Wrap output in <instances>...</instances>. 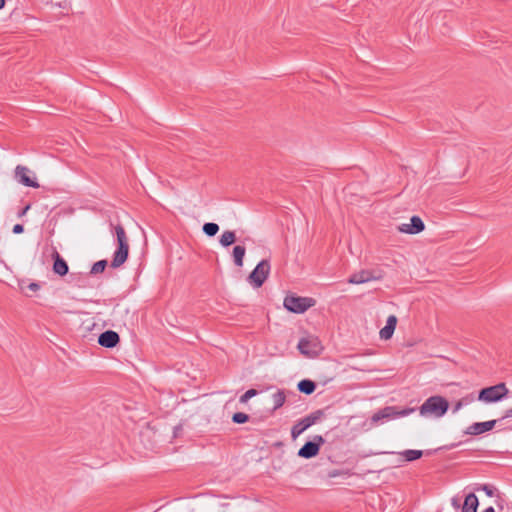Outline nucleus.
Wrapping results in <instances>:
<instances>
[{
    "mask_svg": "<svg viewBox=\"0 0 512 512\" xmlns=\"http://www.w3.org/2000/svg\"><path fill=\"white\" fill-rule=\"evenodd\" d=\"M449 409V402L442 396H431L427 398L419 407V413L422 417H443Z\"/></svg>",
    "mask_w": 512,
    "mask_h": 512,
    "instance_id": "1",
    "label": "nucleus"
},
{
    "mask_svg": "<svg viewBox=\"0 0 512 512\" xmlns=\"http://www.w3.org/2000/svg\"><path fill=\"white\" fill-rule=\"evenodd\" d=\"M114 233L116 235L118 248L114 252L113 259L111 261V266L113 268H118L125 263L129 254V243L128 238L125 232V229L122 225L118 224L113 227Z\"/></svg>",
    "mask_w": 512,
    "mask_h": 512,
    "instance_id": "2",
    "label": "nucleus"
},
{
    "mask_svg": "<svg viewBox=\"0 0 512 512\" xmlns=\"http://www.w3.org/2000/svg\"><path fill=\"white\" fill-rule=\"evenodd\" d=\"M509 390L505 383L485 387L479 391L477 400L484 404L499 402L507 397Z\"/></svg>",
    "mask_w": 512,
    "mask_h": 512,
    "instance_id": "3",
    "label": "nucleus"
},
{
    "mask_svg": "<svg viewBox=\"0 0 512 512\" xmlns=\"http://www.w3.org/2000/svg\"><path fill=\"white\" fill-rule=\"evenodd\" d=\"M297 348L307 358H315L320 355L323 346L316 336H307L300 339Z\"/></svg>",
    "mask_w": 512,
    "mask_h": 512,
    "instance_id": "4",
    "label": "nucleus"
},
{
    "mask_svg": "<svg viewBox=\"0 0 512 512\" xmlns=\"http://www.w3.org/2000/svg\"><path fill=\"white\" fill-rule=\"evenodd\" d=\"M270 270L271 266L269 260L263 259L249 274L247 281L254 288H260L268 278Z\"/></svg>",
    "mask_w": 512,
    "mask_h": 512,
    "instance_id": "5",
    "label": "nucleus"
},
{
    "mask_svg": "<svg viewBox=\"0 0 512 512\" xmlns=\"http://www.w3.org/2000/svg\"><path fill=\"white\" fill-rule=\"evenodd\" d=\"M315 303L316 301L310 297L287 296L284 299L283 305L287 310L301 314L307 311L310 307H313Z\"/></svg>",
    "mask_w": 512,
    "mask_h": 512,
    "instance_id": "6",
    "label": "nucleus"
},
{
    "mask_svg": "<svg viewBox=\"0 0 512 512\" xmlns=\"http://www.w3.org/2000/svg\"><path fill=\"white\" fill-rule=\"evenodd\" d=\"M325 440L322 436L316 435L314 437V441H309L305 443L298 451V456L309 459L315 457L320 450L322 444H324Z\"/></svg>",
    "mask_w": 512,
    "mask_h": 512,
    "instance_id": "7",
    "label": "nucleus"
},
{
    "mask_svg": "<svg viewBox=\"0 0 512 512\" xmlns=\"http://www.w3.org/2000/svg\"><path fill=\"white\" fill-rule=\"evenodd\" d=\"M30 174H33L31 170L22 165H17L15 168V179L22 185L26 187L38 188L39 184L36 181L35 177H31Z\"/></svg>",
    "mask_w": 512,
    "mask_h": 512,
    "instance_id": "8",
    "label": "nucleus"
},
{
    "mask_svg": "<svg viewBox=\"0 0 512 512\" xmlns=\"http://www.w3.org/2000/svg\"><path fill=\"white\" fill-rule=\"evenodd\" d=\"M425 229V224L419 216L410 218V223H402L398 226V230L405 234H418Z\"/></svg>",
    "mask_w": 512,
    "mask_h": 512,
    "instance_id": "9",
    "label": "nucleus"
},
{
    "mask_svg": "<svg viewBox=\"0 0 512 512\" xmlns=\"http://www.w3.org/2000/svg\"><path fill=\"white\" fill-rule=\"evenodd\" d=\"M319 419L317 414H311L299 422H297L291 429V436L293 439H296L299 435H301L306 429L316 423Z\"/></svg>",
    "mask_w": 512,
    "mask_h": 512,
    "instance_id": "10",
    "label": "nucleus"
},
{
    "mask_svg": "<svg viewBox=\"0 0 512 512\" xmlns=\"http://www.w3.org/2000/svg\"><path fill=\"white\" fill-rule=\"evenodd\" d=\"M497 423V420H490L485 422H476L471 424L465 430L467 435H480L482 433L492 430Z\"/></svg>",
    "mask_w": 512,
    "mask_h": 512,
    "instance_id": "11",
    "label": "nucleus"
},
{
    "mask_svg": "<svg viewBox=\"0 0 512 512\" xmlns=\"http://www.w3.org/2000/svg\"><path fill=\"white\" fill-rule=\"evenodd\" d=\"M380 276L374 275V273L370 270H361L357 273L352 274L348 283L350 284H363L372 280H378Z\"/></svg>",
    "mask_w": 512,
    "mask_h": 512,
    "instance_id": "12",
    "label": "nucleus"
},
{
    "mask_svg": "<svg viewBox=\"0 0 512 512\" xmlns=\"http://www.w3.org/2000/svg\"><path fill=\"white\" fill-rule=\"evenodd\" d=\"M119 335L112 330H108L100 334L98 343L106 348H113L119 343Z\"/></svg>",
    "mask_w": 512,
    "mask_h": 512,
    "instance_id": "13",
    "label": "nucleus"
},
{
    "mask_svg": "<svg viewBox=\"0 0 512 512\" xmlns=\"http://www.w3.org/2000/svg\"><path fill=\"white\" fill-rule=\"evenodd\" d=\"M397 325V317L390 315L387 318L386 325L380 330L379 336L382 340H389L395 331Z\"/></svg>",
    "mask_w": 512,
    "mask_h": 512,
    "instance_id": "14",
    "label": "nucleus"
},
{
    "mask_svg": "<svg viewBox=\"0 0 512 512\" xmlns=\"http://www.w3.org/2000/svg\"><path fill=\"white\" fill-rule=\"evenodd\" d=\"M387 453L398 455V457H399L398 465H400L401 462H405V461L411 462V461L417 460V459L421 458V456L423 455V452L421 450H412V449L405 450V451L398 452V453H395V452H387Z\"/></svg>",
    "mask_w": 512,
    "mask_h": 512,
    "instance_id": "15",
    "label": "nucleus"
},
{
    "mask_svg": "<svg viewBox=\"0 0 512 512\" xmlns=\"http://www.w3.org/2000/svg\"><path fill=\"white\" fill-rule=\"evenodd\" d=\"M54 263H53V271L59 276H65L68 273V265L67 262L60 256L58 252H54L53 254Z\"/></svg>",
    "mask_w": 512,
    "mask_h": 512,
    "instance_id": "16",
    "label": "nucleus"
},
{
    "mask_svg": "<svg viewBox=\"0 0 512 512\" xmlns=\"http://www.w3.org/2000/svg\"><path fill=\"white\" fill-rule=\"evenodd\" d=\"M479 505L477 496L474 493H469L464 500L461 507V512H476Z\"/></svg>",
    "mask_w": 512,
    "mask_h": 512,
    "instance_id": "17",
    "label": "nucleus"
},
{
    "mask_svg": "<svg viewBox=\"0 0 512 512\" xmlns=\"http://www.w3.org/2000/svg\"><path fill=\"white\" fill-rule=\"evenodd\" d=\"M390 418H394V407H392V406H388V407H385V408L379 410L372 416L371 420L373 423H377L383 419H390Z\"/></svg>",
    "mask_w": 512,
    "mask_h": 512,
    "instance_id": "18",
    "label": "nucleus"
},
{
    "mask_svg": "<svg viewBox=\"0 0 512 512\" xmlns=\"http://www.w3.org/2000/svg\"><path fill=\"white\" fill-rule=\"evenodd\" d=\"M245 254H246V248L244 246L236 245L233 248L232 256H233L234 264L237 267L243 266V260H244Z\"/></svg>",
    "mask_w": 512,
    "mask_h": 512,
    "instance_id": "19",
    "label": "nucleus"
},
{
    "mask_svg": "<svg viewBox=\"0 0 512 512\" xmlns=\"http://www.w3.org/2000/svg\"><path fill=\"white\" fill-rule=\"evenodd\" d=\"M476 397L473 393L467 394L466 396L462 397L460 400H458L455 405L453 406L452 412L457 413L459 410H461L464 406H468L472 404L475 401Z\"/></svg>",
    "mask_w": 512,
    "mask_h": 512,
    "instance_id": "20",
    "label": "nucleus"
},
{
    "mask_svg": "<svg viewBox=\"0 0 512 512\" xmlns=\"http://www.w3.org/2000/svg\"><path fill=\"white\" fill-rule=\"evenodd\" d=\"M297 387L300 392H302L306 395L312 394L316 389L315 383L308 379L300 381L298 383Z\"/></svg>",
    "mask_w": 512,
    "mask_h": 512,
    "instance_id": "21",
    "label": "nucleus"
},
{
    "mask_svg": "<svg viewBox=\"0 0 512 512\" xmlns=\"http://www.w3.org/2000/svg\"><path fill=\"white\" fill-rule=\"evenodd\" d=\"M236 241V234L233 231L226 230L220 236L219 242L223 247H228Z\"/></svg>",
    "mask_w": 512,
    "mask_h": 512,
    "instance_id": "22",
    "label": "nucleus"
},
{
    "mask_svg": "<svg viewBox=\"0 0 512 512\" xmlns=\"http://www.w3.org/2000/svg\"><path fill=\"white\" fill-rule=\"evenodd\" d=\"M273 410H277L282 407L286 400V394L283 390H278L272 396Z\"/></svg>",
    "mask_w": 512,
    "mask_h": 512,
    "instance_id": "23",
    "label": "nucleus"
},
{
    "mask_svg": "<svg viewBox=\"0 0 512 512\" xmlns=\"http://www.w3.org/2000/svg\"><path fill=\"white\" fill-rule=\"evenodd\" d=\"M219 231V226L216 223L208 222L203 225V232L207 236H215L217 232Z\"/></svg>",
    "mask_w": 512,
    "mask_h": 512,
    "instance_id": "24",
    "label": "nucleus"
},
{
    "mask_svg": "<svg viewBox=\"0 0 512 512\" xmlns=\"http://www.w3.org/2000/svg\"><path fill=\"white\" fill-rule=\"evenodd\" d=\"M476 491H483L488 497H493L496 489L488 484H479L475 487Z\"/></svg>",
    "mask_w": 512,
    "mask_h": 512,
    "instance_id": "25",
    "label": "nucleus"
},
{
    "mask_svg": "<svg viewBox=\"0 0 512 512\" xmlns=\"http://www.w3.org/2000/svg\"><path fill=\"white\" fill-rule=\"evenodd\" d=\"M106 266H107L106 260L97 261L96 263L93 264V266L91 268V273L92 274L101 273L105 270Z\"/></svg>",
    "mask_w": 512,
    "mask_h": 512,
    "instance_id": "26",
    "label": "nucleus"
},
{
    "mask_svg": "<svg viewBox=\"0 0 512 512\" xmlns=\"http://www.w3.org/2000/svg\"><path fill=\"white\" fill-rule=\"evenodd\" d=\"M249 419V416L243 412H237L233 415L232 420L234 423L237 424H243L247 422Z\"/></svg>",
    "mask_w": 512,
    "mask_h": 512,
    "instance_id": "27",
    "label": "nucleus"
},
{
    "mask_svg": "<svg viewBox=\"0 0 512 512\" xmlns=\"http://www.w3.org/2000/svg\"><path fill=\"white\" fill-rule=\"evenodd\" d=\"M415 412V408H406L402 410H396L394 407V418L405 417Z\"/></svg>",
    "mask_w": 512,
    "mask_h": 512,
    "instance_id": "28",
    "label": "nucleus"
},
{
    "mask_svg": "<svg viewBox=\"0 0 512 512\" xmlns=\"http://www.w3.org/2000/svg\"><path fill=\"white\" fill-rule=\"evenodd\" d=\"M257 393H258L257 390L249 389L240 397L239 400L241 403H246L250 398L256 396Z\"/></svg>",
    "mask_w": 512,
    "mask_h": 512,
    "instance_id": "29",
    "label": "nucleus"
},
{
    "mask_svg": "<svg viewBox=\"0 0 512 512\" xmlns=\"http://www.w3.org/2000/svg\"><path fill=\"white\" fill-rule=\"evenodd\" d=\"M451 505L453 506V508L455 509H459L461 508V504H460V499L458 497H453L451 499Z\"/></svg>",
    "mask_w": 512,
    "mask_h": 512,
    "instance_id": "30",
    "label": "nucleus"
},
{
    "mask_svg": "<svg viewBox=\"0 0 512 512\" xmlns=\"http://www.w3.org/2000/svg\"><path fill=\"white\" fill-rule=\"evenodd\" d=\"M23 231H24L23 225H21V224H16V225H14V227H13V233H15V234H20V233H22Z\"/></svg>",
    "mask_w": 512,
    "mask_h": 512,
    "instance_id": "31",
    "label": "nucleus"
},
{
    "mask_svg": "<svg viewBox=\"0 0 512 512\" xmlns=\"http://www.w3.org/2000/svg\"><path fill=\"white\" fill-rule=\"evenodd\" d=\"M30 208H31L30 204L26 205L21 211H19L18 217H23L24 215H26V213L30 210Z\"/></svg>",
    "mask_w": 512,
    "mask_h": 512,
    "instance_id": "32",
    "label": "nucleus"
},
{
    "mask_svg": "<svg viewBox=\"0 0 512 512\" xmlns=\"http://www.w3.org/2000/svg\"><path fill=\"white\" fill-rule=\"evenodd\" d=\"M28 288L32 291H37L40 288V286L37 283H30Z\"/></svg>",
    "mask_w": 512,
    "mask_h": 512,
    "instance_id": "33",
    "label": "nucleus"
},
{
    "mask_svg": "<svg viewBox=\"0 0 512 512\" xmlns=\"http://www.w3.org/2000/svg\"><path fill=\"white\" fill-rule=\"evenodd\" d=\"M504 418H512V408L505 412Z\"/></svg>",
    "mask_w": 512,
    "mask_h": 512,
    "instance_id": "34",
    "label": "nucleus"
},
{
    "mask_svg": "<svg viewBox=\"0 0 512 512\" xmlns=\"http://www.w3.org/2000/svg\"><path fill=\"white\" fill-rule=\"evenodd\" d=\"M483 512H495L494 508L493 507H488L486 508Z\"/></svg>",
    "mask_w": 512,
    "mask_h": 512,
    "instance_id": "35",
    "label": "nucleus"
},
{
    "mask_svg": "<svg viewBox=\"0 0 512 512\" xmlns=\"http://www.w3.org/2000/svg\"><path fill=\"white\" fill-rule=\"evenodd\" d=\"M5 0H0V9L4 6Z\"/></svg>",
    "mask_w": 512,
    "mask_h": 512,
    "instance_id": "36",
    "label": "nucleus"
}]
</instances>
